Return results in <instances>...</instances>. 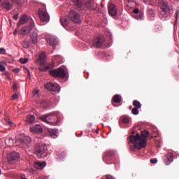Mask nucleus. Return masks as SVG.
Returning a JSON list of instances; mask_svg holds the SVG:
<instances>
[{
	"label": "nucleus",
	"mask_w": 179,
	"mask_h": 179,
	"mask_svg": "<svg viewBox=\"0 0 179 179\" xmlns=\"http://www.w3.org/2000/svg\"><path fill=\"white\" fill-rule=\"evenodd\" d=\"M105 42V38L103 36H97L94 38L92 41V45L96 48L101 47Z\"/></svg>",
	"instance_id": "obj_13"
},
{
	"label": "nucleus",
	"mask_w": 179,
	"mask_h": 179,
	"mask_svg": "<svg viewBox=\"0 0 179 179\" xmlns=\"http://www.w3.org/2000/svg\"><path fill=\"white\" fill-rule=\"evenodd\" d=\"M133 106H134V108L141 109V103L140 101L137 100H134L133 101Z\"/></svg>",
	"instance_id": "obj_30"
},
{
	"label": "nucleus",
	"mask_w": 179,
	"mask_h": 179,
	"mask_svg": "<svg viewBox=\"0 0 179 179\" xmlns=\"http://www.w3.org/2000/svg\"><path fill=\"white\" fill-rule=\"evenodd\" d=\"M0 174H1V169H0Z\"/></svg>",
	"instance_id": "obj_54"
},
{
	"label": "nucleus",
	"mask_w": 179,
	"mask_h": 179,
	"mask_svg": "<svg viewBox=\"0 0 179 179\" xmlns=\"http://www.w3.org/2000/svg\"><path fill=\"white\" fill-rule=\"evenodd\" d=\"M135 18H136L137 20H143V14H139V15L136 16Z\"/></svg>",
	"instance_id": "obj_35"
},
{
	"label": "nucleus",
	"mask_w": 179,
	"mask_h": 179,
	"mask_svg": "<svg viewBox=\"0 0 179 179\" xmlns=\"http://www.w3.org/2000/svg\"><path fill=\"white\" fill-rule=\"evenodd\" d=\"M133 13L136 15L139 13V10L138 8H135L134 10H133Z\"/></svg>",
	"instance_id": "obj_42"
},
{
	"label": "nucleus",
	"mask_w": 179,
	"mask_h": 179,
	"mask_svg": "<svg viewBox=\"0 0 179 179\" xmlns=\"http://www.w3.org/2000/svg\"><path fill=\"white\" fill-rule=\"evenodd\" d=\"M108 14L111 16V17H115L117 16V8L116 7V6L115 4H113V3H111L110 4H109L108 6Z\"/></svg>",
	"instance_id": "obj_15"
},
{
	"label": "nucleus",
	"mask_w": 179,
	"mask_h": 179,
	"mask_svg": "<svg viewBox=\"0 0 179 179\" xmlns=\"http://www.w3.org/2000/svg\"><path fill=\"white\" fill-rule=\"evenodd\" d=\"M6 70V68L4 66H3L2 64H0V71H4Z\"/></svg>",
	"instance_id": "obj_43"
},
{
	"label": "nucleus",
	"mask_w": 179,
	"mask_h": 179,
	"mask_svg": "<svg viewBox=\"0 0 179 179\" xmlns=\"http://www.w3.org/2000/svg\"><path fill=\"white\" fill-rule=\"evenodd\" d=\"M41 120L51 126H58L61 123V115L59 112H52L39 117Z\"/></svg>",
	"instance_id": "obj_2"
},
{
	"label": "nucleus",
	"mask_w": 179,
	"mask_h": 179,
	"mask_svg": "<svg viewBox=\"0 0 179 179\" xmlns=\"http://www.w3.org/2000/svg\"><path fill=\"white\" fill-rule=\"evenodd\" d=\"M115 156V150H106L103 155V161L106 164H111L112 159Z\"/></svg>",
	"instance_id": "obj_7"
},
{
	"label": "nucleus",
	"mask_w": 179,
	"mask_h": 179,
	"mask_svg": "<svg viewBox=\"0 0 179 179\" xmlns=\"http://www.w3.org/2000/svg\"><path fill=\"white\" fill-rule=\"evenodd\" d=\"M73 3H74V5H76L77 8H82L83 6L82 0H73ZM84 6L85 8L94 10H95L96 8V4L94 3V0H87V1H85Z\"/></svg>",
	"instance_id": "obj_6"
},
{
	"label": "nucleus",
	"mask_w": 179,
	"mask_h": 179,
	"mask_svg": "<svg viewBox=\"0 0 179 179\" xmlns=\"http://www.w3.org/2000/svg\"><path fill=\"white\" fill-rule=\"evenodd\" d=\"M131 113H132L134 115H138L139 114L138 108H134L131 110Z\"/></svg>",
	"instance_id": "obj_31"
},
{
	"label": "nucleus",
	"mask_w": 179,
	"mask_h": 179,
	"mask_svg": "<svg viewBox=\"0 0 179 179\" xmlns=\"http://www.w3.org/2000/svg\"><path fill=\"white\" fill-rule=\"evenodd\" d=\"M50 136L54 139L57 137V131L56 129H49Z\"/></svg>",
	"instance_id": "obj_25"
},
{
	"label": "nucleus",
	"mask_w": 179,
	"mask_h": 179,
	"mask_svg": "<svg viewBox=\"0 0 179 179\" xmlns=\"http://www.w3.org/2000/svg\"><path fill=\"white\" fill-rule=\"evenodd\" d=\"M149 136V131L144 130L139 134L137 133L136 135H131L129 141L134 146H131V149L134 151V149L140 150L147 146V138Z\"/></svg>",
	"instance_id": "obj_1"
},
{
	"label": "nucleus",
	"mask_w": 179,
	"mask_h": 179,
	"mask_svg": "<svg viewBox=\"0 0 179 179\" xmlns=\"http://www.w3.org/2000/svg\"><path fill=\"white\" fill-rule=\"evenodd\" d=\"M42 179H44V178H42Z\"/></svg>",
	"instance_id": "obj_55"
},
{
	"label": "nucleus",
	"mask_w": 179,
	"mask_h": 179,
	"mask_svg": "<svg viewBox=\"0 0 179 179\" xmlns=\"http://www.w3.org/2000/svg\"><path fill=\"white\" fill-rule=\"evenodd\" d=\"M175 24H174V26H176V24H177V22H178V11L176 12V14H175Z\"/></svg>",
	"instance_id": "obj_40"
},
{
	"label": "nucleus",
	"mask_w": 179,
	"mask_h": 179,
	"mask_svg": "<svg viewBox=\"0 0 179 179\" xmlns=\"http://www.w3.org/2000/svg\"><path fill=\"white\" fill-rule=\"evenodd\" d=\"M39 17L43 22H48L50 20V16L48 15L47 11L43 10H39Z\"/></svg>",
	"instance_id": "obj_14"
},
{
	"label": "nucleus",
	"mask_w": 179,
	"mask_h": 179,
	"mask_svg": "<svg viewBox=\"0 0 179 179\" xmlns=\"http://www.w3.org/2000/svg\"><path fill=\"white\" fill-rule=\"evenodd\" d=\"M21 179H27V178H21Z\"/></svg>",
	"instance_id": "obj_50"
},
{
	"label": "nucleus",
	"mask_w": 179,
	"mask_h": 179,
	"mask_svg": "<svg viewBox=\"0 0 179 179\" xmlns=\"http://www.w3.org/2000/svg\"><path fill=\"white\" fill-rule=\"evenodd\" d=\"M17 33H18V30H17V29H15V30L14 31V32H13V34H14L15 35H16Z\"/></svg>",
	"instance_id": "obj_49"
},
{
	"label": "nucleus",
	"mask_w": 179,
	"mask_h": 179,
	"mask_svg": "<svg viewBox=\"0 0 179 179\" xmlns=\"http://www.w3.org/2000/svg\"><path fill=\"white\" fill-rule=\"evenodd\" d=\"M113 103H121L122 96L119 94H115L113 98Z\"/></svg>",
	"instance_id": "obj_27"
},
{
	"label": "nucleus",
	"mask_w": 179,
	"mask_h": 179,
	"mask_svg": "<svg viewBox=\"0 0 179 179\" xmlns=\"http://www.w3.org/2000/svg\"><path fill=\"white\" fill-rule=\"evenodd\" d=\"M59 157L60 159H64L65 157L64 153L59 154Z\"/></svg>",
	"instance_id": "obj_44"
},
{
	"label": "nucleus",
	"mask_w": 179,
	"mask_h": 179,
	"mask_svg": "<svg viewBox=\"0 0 179 179\" xmlns=\"http://www.w3.org/2000/svg\"><path fill=\"white\" fill-rule=\"evenodd\" d=\"M39 64L41 65L38 69L40 71H45L47 70L51 69L55 66V63L52 62L50 64H48L46 66H44V64L45 63L46 61V56L44 52H42L39 55V58L38 59Z\"/></svg>",
	"instance_id": "obj_5"
},
{
	"label": "nucleus",
	"mask_w": 179,
	"mask_h": 179,
	"mask_svg": "<svg viewBox=\"0 0 179 179\" xmlns=\"http://www.w3.org/2000/svg\"><path fill=\"white\" fill-rule=\"evenodd\" d=\"M29 61V59L27 58H20V62H21L22 64H26Z\"/></svg>",
	"instance_id": "obj_34"
},
{
	"label": "nucleus",
	"mask_w": 179,
	"mask_h": 179,
	"mask_svg": "<svg viewBox=\"0 0 179 179\" xmlns=\"http://www.w3.org/2000/svg\"><path fill=\"white\" fill-rule=\"evenodd\" d=\"M38 93H39V90H36L33 91V92H32L33 97L34 96H36V94H38Z\"/></svg>",
	"instance_id": "obj_41"
},
{
	"label": "nucleus",
	"mask_w": 179,
	"mask_h": 179,
	"mask_svg": "<svg viewBox=\"0 0 179 179\" xmlns=\"http://www.w3.org/2000/svg\"><path fill=\"white\" fill-rule=\"evenodd\" d=\"M5 52V50L3 48H0V54H3Z\"/></svg>",
	"instance_id": "obj_47"
},
{
	"label": "nucleus",
	"mask_w": 179,
	"mask_h": 179,
	"mask_svg": "<svg viewBox=\"0 0 179 179\" xmlns=\"http://www.w3.org/2000/svg\"><path fill=\"white\" fill-rule=\"evenodd\" d=\"M150 162L151 164H155L157 163V159L156 158H152L150 159Z\"/></svg>",
	"instance_id": "obj_37"
},
{
	"label": "nucleus",
	"mask_w": 179,
	"mask_h": 179,
	"mask_svg": "<svg viewBox=\"0 0 179 179\" xmlns=\"http://www.w3.org/2000/svg\"><path fill=\"white\" fill-rule=\"evenodd\" d=\"M22 146L25 148L28 147V145L31 143V139L29 136H24L22 138L20 141Z\"/></svg>",
	"instance_id": "obj_16"
},
{
	"label": "nucleus",
	"mask_w": 179,
	"mask_h": 179,
	"mask_svg": "<svg viewBox=\"0 0 179 179\" xmlns=\"http://www.w3.org/2000/svg\"><path fill=\"white\" fill-rule=\"evenodd\" d=\"M69 18L76 24H78L81 22L79 13H77V11H74V10H70Z\"/></svg>",
	"instance_id": "obj_9"
},
{
	"label": "nucleus",
	"mask_w": 179,
	"mask_h": 179,
	"mask_svg": "<svg viewBox=\"0 0 179 179\" xmlns=\"http://www.w3.org/2000/svg\"><path fill=\"white\" fill-rule=\"evenodd\" d=\"M45 88L48 89V90H50V92H55L56 93H59V92L61 90L60 86L54 83H49L45 85Z\"/></svg>",
	"instance_id": "obj_12"
},
{
	"label": "nucleus",
	"mask_w": 179,
	"mask_h": 179,
	"mask_svg": "<svg viewBox=\"0 0 179 179\" xmlns=\"http://www.w3.org/2000/svg\"><path fill=\"white\" fill-rule=\"evenodd\" d=\"M48 148L45 144L37 143L35 145L34 153L38 156V158H45L48 156Z\"/></svg>",
	"instance_id": "obj_4"
},
{
	"label": "nucleus",
	"mask_w": 179,
	"mask_h": 179,
	"mask_svg": "<svg viewBox=\"0 0 179 179\" xmlns=\"http://www.w3.org/2000/svg\"><path fill=\"white\" fill-rule=\"evenodd\" d=\"M20 69L19 68H16L13 69V71L16 73H18L20 72Z\"/></svg>",
	"instance_id": "obj_46"
},
{
	"label": "nucleus",
	"mask_w": 179,
	"mask_h": 179,
	"mask_svg": "<svg viewBox=\"0 0 179 179\" xmlns=\"http://www.w3.org/2000/svg\"><path fill=\"white\" fill-rule=\"evenodd\" d=\"M122 122L124 124H128L129 122V119L128 117H123Z\"/></svg>",
	"instance_id": "obj_36"
},
{
	"label": "nucleus",
	"mask_w": 179,
	"mask_h": 179,
	"mask_svg": "<svg viewBox=\"0 0 179 179\" xmlns=\"http://www.w3.org/2000/svg\"><path fill=\"white\" fill-rule=\"evenodd\" d=\"M20 159V154L17 152H12L8 155V162L13 164Z\"/></svg>",
	"instance_id": "obj_10"
},
{
	"label": "nucleus",
	"mask_w": 179,
	"mask_h": 179,
	"mask_svg": "<svg viewBox=\"0 0 179 179\" xmlns=\"http://www.w3.org/2000/svg\"><path fill=\"white\" fill-rule=\"evenodd\" d=\"M52 76L59 78H64L66 76V71L62 68H59L57 69H54L50 71Z\"/></svg>",
	"instance_id": "obj_8"
},
{
	"label": "nucleus",
	"mask_w": 179,
	"mask_h": 179,
	"mask_svg": "<svg viewBox=\"0 0 179 179\" xmlns=\"http://www.w3.org/2000/svg\"><path fill=\"white\" fill-rule=\"evenodd\" d=\"M29 21V18L27 15H23L17 23V27L19 28L21 25H23L27 23Z\"/></svg>",
	"instance_id": "obj_21"
},
{
	"label": "nucleus",
	"mask_w": 179,
	"mask_h": 179,
	"mask_svg": "<svg viewBox=\"0 0 179 179\" xmlns=\"http://www.w3.org/2000/svg\"><path fill=\"white\" fill-rule=\"evenodd\" d=\"M13 89L15 92H17V84L16 83H13Z\"/></svg>",
	"instance_id": "obj_45"
},
{
	"label": "nucleus",
	"mask_w": 179,
	"mask_h": 179,
	"mask_svg": "<svg viewBox=\"0 0 179 179\" xmlns=\"http://www.w3.org/2000/svg\"><path fill=\"white\" fill-rule=\"evenodd\" d=\"M34 27V22L31 20H30V25L26 26L24 27H22V29L20 30V33L22 36H27L29 34Z\"/></svg>",
	"instance_id": "obj_11"
},
{
	"label": "nucleus",
	"mask_w": 179,
	"mask_h": 179,
	"mask_svg": "<svg viewBox=\"0 0 179 179\" xmlns=\"http://www.w3.org/2000/svg\"><path fill=\"white\" fill-rule=\"evenodd\" d=\"M18 99V95L17 94H14L13 96H12V100H17Z\"/></svg>",
	"instance_id": "obj_39"
},
{
	"label": "nucleus",
	"mask_w": 179,
	"mask_h": 179,
	"mask_svg": "<svg viewBox=\"0 0 179 179\" xmlns=\"http://www.w3.org/2000/svg\"><path fill=\"white\" fill-rule=\"evenodd\" d=\"M106 179H115L114 176H113L110 174H106Z\"/></svg>",
	"instance_id": "obj_38"
},
{
	"label": "nucleus",
	"mask_w": 179,
	"mask_h": 179,
	"mask_svg": "<svg viewBox=\"0 0 179 179\" xmlns=\"http://www.w3.org/2000/svg\"><path fill=\"white\" fill-rule=\"evenodd\" d=\"M30 131L34 134H42L43 129L40 124H36L31 127Z\"/></svg>",
	"instance_id": "obj_17"
},
{
	"label": "nucleus",
	"mask_w": 179,
	"mask_h": 179,
	"mask_svg": "<svg viewBox=\"0 0 179 179\" xmlns=\"http://www.w3.org/2000/svg\"><path fill=\"white\" fill-rule=\"evenodd\" d=\"M2 121H1V120H0V122H1Z\"/></svg>",
	"instance_id": "obj_53"
},
{
	"label": "nucleus",
	"mask_w": 179,
	"mask_h": 179,
	"mask_svg": "<svg viewBox=\"0 0 179 179\" xmlns=\"http://www.w3.org/2000/svg\"><path fill=\"white\" fill-rule=\"evenodd\" d=\"M31 39L32 43L36 45L38 42V34L36 33H33L31 36Z\"/></svg>",
	"instance_id": "obj_29"
},
{
	"label": "nucleus",
	"mask_w": 179,
	"mask_h": 179,
	"mask_svg": "<svg viewBox=\"0 0 179 179\" xmlns=\"http://www.w3.org/2000/svg\"><path fill=\"white\" fill-rule=\"evenodd\" d=\"M1 7L5 8L7 10H10L13 9V6L11 3L8 1V0H5V1H3V3H1Z\"/></svg>",
	"instance_id": "obj_19"
},
{
	"label": "nucleus",
	"mask_w": 179,
	"mask_h": 179,
	"mask_svg": "<svg viewBox=\"0 0 179 179\" xmlns=\"http://www.w3.org/2000/svg\"><path fill=\"white\" fill-rule=\"evenodd\" d=\"M36 121L35 116L33 115H27V122L29 124H34Z\"/></svg>",
	"instance_id": "obj_23"
},
{
	"label": "nucleus",
	"mask_w": 179,
	"mask_h": 179,
	"mask_svg": "<svg viewBox=\"0 0 179 179\" xmlns=\"http://www.w3.org/2000/svg\"><path fill=\"white\" fill-rule=\"evenodd\" d=\"M62 26L66 27L69 24V20H68L67 17H62L60 19Z\"/></svg>",
	"instance_id": "obj_24"
},
{
	"label": "nucleus",
	"mask_w": 179,
	"mask_h": 179,
	"mask_svg": "<svg viewBox=\"0 0 179 179\" xmlns=\"http://www.w3.org/2000/svg\"><path fill=\"white\" fill-rule=\"evenodd\" d=\"M159 6L161 8L159 17L163 20H166L174 13L172 7L169 5L167 0H159Z\"/></svg>",
	"instance_id": "obj_3"
},
{
	"label": "nucleus",
	"mask_w": 179,
	"mask_h": 179,
	"mask_svg": "<svg viewBox=\"0 0 179 179\" xmlns=\"http://www.w3.org/2000/svg\"><path fill=\"white\" fill-rule=\"evenodd\" d=\"M48 43L54 48L58 45V41L55 38L50 37L46 38Z\"/></svg>",
	"instance_id": "obj_20"
},
{
	"label": "nucleus",
	"mask_w": 179,
	"mask_h": 179,
	"mask_svg": "<svg viewBox=\"0 0 179 179\" xmlns=\"http://www.w3.org/2000/svg\"><path fill=\"white\" fill-rule=\"evenodd\" d=\"M45 166V162H36L34 163V167L38 170L43 169Z\"/></svg>",
	"instance_id": "obj_22"
},
{
	"label": "nucleus",
	"mask_w": 179,
	"mask_h": 179,
	"mask_svg": "<svg viewBox=\"0 0 179 179\" xmlns=\"http://www.w3.org/2000/svg\"><path fill=\"white\" fill-rule=\"evenodd\" d=\"M27 71L29 72V71L27 69Z\"/></svg>",
	"instance_id": "obj_51"
},
{
	"label": "nucleus",
	"mask_w": 179,
	"mask_h": 179,
	"mask_svg": "<svg viewBox=\"0 0 179 179\" xmlns=\"http://www.w3.org/2000/svg\"><path fill=\"white\" fill-rule=\"evenodd\" d=\"M13 19H14L15 20H17L18 19V15L17 14V15H14V16H13Z\"/></svg>",
	"instance_id": "obj_48"
},
{
	"label": "nucleus",
	"mask_w": 179,
	"mask_h": 179,
	"mask_svg": "<svg viewBox=\"0 0 179 179\" xmlns=\"http://www.w3.org/2000/svg\"><path fill=\"white\" fill-rule=\"evenodd\" d=\"M5 143L8 147H11L13 145L14 143L13 139L12 138H6L5 140Z\"/></svg>",
	"instance_id": "obj_28"
},
{
	"label": "nucleus",
	"mask_w": 179,
	"mask_h": 179,
	"mask_svg": "<svg viewBox=\"0 0 179 179\" xmlns=\"http://www.w3.org/2000/svg\"><path fill=\"white\" fill-rule=\"evenodd\" d=\"M96 134H98V133H99V131H96Z\"/></svg>",
	"instance_id": "obj_52"
},
{
	"label": "nucleus",
	"mask_w": 179,
	"mask_h": 179,
	"mask_svg": "<svg viewBox=\"0 0 179 179\" xmlns=\"http://www.w3.org/2000/svg\"><path fill=\"white\" fill-rule=\"evenodd\" d=\"M174 159V154L173 152H169L166 155L164 161L166 165L170 164V163L173 162Z\"/></svg>",
	"instance_id": "obj_18"
},
{
	"label": "nucleus",
	"mask_w": 179,
	"mask_h": 179,
	"mask_svg": "<svg viewBox=\"0 0 179 179\" xmlns=\"http://www.w3.org/2000/svg\"><path fill=\"white\" fill-rule=\"evenodd\" d=\"M22 45L24 48H29V43L27 41H24L23 43H22Z\"/></svg>",
	"instance_id": "obj_33"
},
{
	"label": "nucleus",
	"mask_w": 179,
	"mask_h": 179,
	"mask_svg": "<svg viewBox=\"0 0 179 179\" xmlns=\"http://www.w3.org/2000/svg\"><path fill=\"white\" fill-rule=\"evenodd\" d=\"M13 3H15L18 6L22 5V0H10Z\"/></svg>",
	"instance_id": "obj_32"
},
{
	"label": "nucleus",
	"mask_w": 179,
	"mask_h": 179,
	"mask_svg": "<svg viewBox=\"0 0 179 179\" xmlns=\"http://www.w3.org/2000/svg\"><path fill=\"white\" fill-rule=\"evenodd\" d=\"M4 122L6 125H8L10 127H13L14 125V123L10 120L8 115L5 116Z\"/></svg>",
	"instance_id": "obj_26"
}]
</instances>
